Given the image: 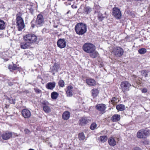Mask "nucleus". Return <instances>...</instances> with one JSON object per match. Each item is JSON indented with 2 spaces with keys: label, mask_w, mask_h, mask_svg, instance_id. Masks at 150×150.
<instances>
[{
  "label": "nucleus",
  "mask_w": 150,
  "mask_h": 150,
  "mask_svg": "<svg viewBox=\"0 0 150 150\" xmlns=\"http://www.w3.org/2000/svg\"><path fill=\"white\" fill-rule=\"evenodd\" d=\"M149 10H150V7H149Z\"/></svg>",
  "instance_id": "56"
},
{
  "label": "nucleus",
  "mask_w": 150,
  "mask_h": 150,
  "mask_svg": "<svg viewBox=\"0 0 150 150\" xmlns=\"http://www.w3.org/2000/svg\"><path fill=\"white\" fill-rule=\"evenodd\" d=\"M92 96L93 97H96L99 93L98 90L96 88H94L91 91Z\"/></svg>",
  "instance_id": "23"
},
{
  "label": "nucleus",
  "mask_w": 150,
  "mask_h": 150,
  "mask_svg": "<svg viewBox=\"0 0 150 150\" xmlns=\"http://www.w3.org/2000/svg\"><path fill=\"white\" fill-rule=\"evenodd\" d=\"M49 32V30L45 28H44L42 30V32L43 33H47Z\"/></svg>",
  "instance_id": "37"
},
{
  "label": "nucleus",
  "mask_w": 150,
  "mask_h": 150,
  "mask_svg": "<svg viewBox=\"0 0 150 150\" xmlns=\"http://www.w3.org/2000/svg\"><path fill=\"white\" fill-rule=\"evenodd\" d=\"M13 70H15L17 69H18V67H17V66L15 64H13Z\"/></svg>",
  "instance_id": "39"
},
{
  "label": "nucleus",
  "mask_w": 150,
  "mask_h": 150,
  "mask_svg": "<svg viewBox=\"0 0 150 150\" xmlns=\"http://www.w3.org/2000/svg\"><path fill=\"white\" fill-rule=\"evenodd\" d=\"M131 86L132 85L131 83L127 81H122L120 84L122 91L124 93H126L127 91L130 90Z\"/></svg>",
  "instance_id": "4"
},
{
  "label": "nucleus",
  "mask_w": 150,
  "mask_h": 150,
  "mask_svg": "<svg viewBox=\"0 0 150 150\" xmlns=\"http://www.w3.org/2000/svg\"><path fill=\"white\" fill-rule=\"evenodd\" d=\"M34 90L35 92L37 93H42L41 91L37 88H35Z\"/></svg>",
  "instance_id": "36"
},
{
  "label": "nucleus",
  "mask_w": 150,
  "mask_h": 150,
  "mask_svg": "<svg viewBox=\"0 0 150 150\" xmlns=\"http://www.w3.org/2000/svg\"><path fill=\"white\" fill-rule=\"evenodd\" d=\"M70 113L69 111L64 112L62 115V119L64 120H68L70 117Z\"/></svg>",
  "instance_id": "17"
},
{
  "label": "nucleus",
  "mask_w": 150,
  "mask_h": 150,
  "mask_svg": "<svg viewBox=\"0 0 150 150\" xmlns=\"http://www.w3.org/2000/svg\"><path fill=\"white\" fill-rule=\"evenodd\" d=\"M57 45L60 48H64L66 45V42L64 39H60L57 42Z\"/></svg>",
  "instance_id": "10"
},
{
  "label": "nucleus",
  "mask_w": 150,
  "mask_h": 150,
  "mask_svg": "<svg viewBox=\"0 0 150 150\" xmlns=\"http://www.w3.org/2000/svg\"><path fill=\"white\" fill-rule=\"evenodd\" d=\"M137 136L138 138H145L144 129H141L138 131L137 134Z\"/></svg>",
  "instance_id": "16"
},
{
  "label": "nucleus",
  "mask_w": 150,
  "mask_h": 150,
  "mask_svg": "<svg viewBox=\"0 0 150 150\" xmlns=\"http://www.w3.org/2000/svg\"><path fill=\"white\" fill-rule=\"evenodd\" d=\"M56 83L54 82H49L47 84L46 88L48 89L53 90L55 86Z\"/></svg>",
  "instance_id": "18"
},
{
  "label": "nucleus",
  "mask_w": 150,
  "mask_h": 150,
  "mask_svg": "<svg viewBox=\"0 0 150 150\" xmlns=\"http://www.w3.org/2000/svg\"><path fill=\"white\" fill-rule=\"evenodd\" d=\"M60 68V66L58 64H55L50 68V71L53 72V75H54L55 73L58 71V69Z\"/></svg>",
  "instance_id": "14"
},
{
  "label": "nucleus",
  "mask_w": 150,
  "mask_h": 150,
  "mask_svg": "<svg viewBox=\"0 0 150 150\" xmlns=\"http://www.w3.org/2000/svg\"><path fill=\"white\" fill-rule=\"evenodd\" d=\"M44 22L43 16L41 14H39L37 16L35 21V25L37 27H40L43 25Z\"/></svg>",
  "instance_id": "6"
},
{
  "label": "nucleus",
  "mask_w": 150,
  "mask_h": 150,
  "mask_svg": "<svg viewBox=\"0 0 150 150\" xmlns=\"http://www.w3.org/2000/svg\"><path fill=\"white\" fill-rule=\"evenodd\" d=\"M5 24L4 21L0 19V30H2L5 28Z\"/></svg>",
  "instance_id": "25"
},
{
  "label": "nucleus",
  "mask_w": 150,
  "mask_h": 150,
  "mask_svg": "<svg viewBox=\"0 0 150 150\" xmlns=\"http://www.w3.org/2000/svg\"><path fill=\"white\" fill-rule=\"evenodd\" d=\"M79 138L80 140H83L85 138L84 133H80L79 135Z\"/></svg>",
  "instance_id": "30"
},
{
  "label": "nucleus",
  "mask_w": 150,
  "mask_h": 150,
  "mask_svg": "<svg viewBox=\"0 0 150 150\" xmlns=\"http://www.w3.org/2000/svg\"><path fill=\"white\" fill-rule=\"evenodd\" d=\"M113 16L117 19L121 18L122 16L121 11L117 8H113Z\"/></svg>",
  "instance_id": "9"
},
{
  "label": "nucleus",
  "mask_w": 150,
  "mask_h": 150,
  "mask_svg": "<svg viewBox=\"0 0 150 150\" xmlns=\"http://www.w3.org/2000/svg\"><path fill=\"white\" fill-rule=\"evenodd\" d=\"M16 21L18 30L19 31L22 30L25 26L23 20L21 16H18L16 18Z\"/></svg>",
  "instance_id": "5"
},
{
  "label": "nucleus",
  "mask_w": 150,
  "mask_h": 150,
  "mask_svg": "<svg viewBox=\"0 0 150 150\" xmlns=\"http://www.w3.org/2000/svg\"><path fill=\"white\" fill-rule=\"evenodd\" d=\"M13 66L12 65H9L8 66V68L11 71L13 70Z\"/></svg>",
  "instance_id": "44"
},
{
  "label": "nucleus",
  "mask_w": 150,
  "mask_h": 150,
  "mask_svg": "<svg viewBox=\"0 0 150 150\" xmlns=\"http://www.w3.org/2000/svg\"><path fill=\"white\" fill-rule=\"evenodd\" d=\"M116 144V142L115 139L113 138V146Z\"/></svg>",
  "instance_id": "46"
},
{
  "label": "nucleus",
  "mask_w": 150,
  "mask_h": 150,
  "mask_svg": "<svg viewBox=\"0 0 150 150\" xmlns=\"http://www.w3.org/2000/svg\"><path fill=\"white\" fill-rule=\"evenodd\" d=\"M132 150H142L139 147H136L133 148Z\"/></svg>",
  "instance_id": "42"
},
{
  "label": "nucleus",
  "mask_w": 150,
  "mask_h": 150,
  "mask_svg": "<svg viewBox=\"0 0 150 150\" xmlns=\"http://www.w3.org/2000/svg\"><path fill=\"white\" fill-rule=\"evenodd\" d=\"M92 11V8L89 6H86L83 9V13L85 14H88Z\"/></svg>",
  "instance_id": "21"
},
{
  "label": "nucleus",
  "mask_w": 150,
  "mask_h": 150,
  "mask_svg": "<svg viewBox=\"0 0 150 150\" xmlns=\"http://www.w3.org/2000/svg\"><path fill=\"white\" fill-rule=\"evenodd\" d=\"M113 52L115 56L117 57H120L123 55L124 51L121 48L119 47H116L113 49Z\"/></svg>",
  "instance_id": "7"
},
{
  "label": "nucleus",
  "mask_w": 150,
  "mask_h": 150,
  "mask_svg": "<svg viewBox=\"0 0 150 150\" xmlns=\"http://www.w3.org/2000/svg\"><path fill=\"white\" fill-rule=\"evenodd\" d=\"M43 108L44 111L46 112H50V108L48 106L44 105L43 107Z\"/></svg>",
  "instance_id": "28"
},
{
  "label": "nucleus",
  "mask_w": 150,
  "mask_h": 150,
  "mask_svg": "<svg viewBox=\"0 0 150 150\" xmlns=\"http://www.w3.org/2000/svg\"><path fill=\"white\" fill-rule=\"evenodd\" d=\"M30 45L28 42L25 41V42L21 43L20 46L22 49H26L28 48Z\"/></svg>",
  "instance_id": "19"
},
{
  "label": "nucleus",
  "mask_w": 150,
  "mask_h": 150,
  "mask_svg": "<svg viewBox=\"0 0 150 150\" xmlns=\"http://www.w3.org/2000/svg\"><path fill=\"white\" fill-rule=\"evenodd\" d=\"M72 89L73 87L71 86H69L67 87V90L66 91L67 96H68L71 97L72 95Z\"/></svg>",
  "instance_id": "20"
},
{
  "label": "nucleus",
  "mask_w": 150,
  "mask_h": 150,
  "mask_svg": "<svg viewBox=\"0 0 150 150\" xmlns=\"http://www.w3.org/2000/svg\"><path fill=\"white\" fill-rule=\"evenodd\" d=\"M147 73V72L146 73V74H145V75H144L145 77H147L148 76V74Z\"/></svg>",
  "instance_id": "48"
},
{
  "label": "nucleus",
  "mask_w": 150,
  "mask_h": 150,
  "mask_svg": "<svg viewBox=\"0 0 150 150\" xmlns=\"http://www.w3.org/2000/svg\"><path fill=\"white\" fill-rule=\"evenodd\" d=\"M24 131L25 133L28 134V133L29 132V131L27 129H25L24 130Z\"/></svg>",
  "instance_id": "45"
},
{
  "label": "nucleus",
  "mask_w": 150,
  "mask_h": 150,
  "mask_svg": "<svg viewBox=\"0 0 150 150\" xmlns=\"http://www.w3.org/2000/svg\"><path fill=\"white\" fill-rule=\"evenodd\" d=\"M59 86L61 87H63L64 85V82L62 80H60L59 82Z\"/></svg>",
  "instance_id": "35"
},
{
  "label": "nucleus",
  "mask_w": 150,
  "mask_h": 150,
  "mask_svg": "<svg viewBox=\"0 0 150 150\" xmlns=\"http://www.w3.org/2000/svg\"><path fill=\"white\" fill-rule=\"evenodd\" d=\"M99 139L101 142L104 143L107 139V137L106 136H101L100 137Z\"/></svg>",
  "instance_id": "26"
},
{
  "label": "nucleus",
  "mask_w": 150,
  "mask_h": 150,
  "mask_svg": "<svg viewBox=\"0 0 150 150\" xmlns=\"http://www.w3.org/2000/svg\"><path fill=\"white\" fill-rule=\"evenodd\" d=\"M90 117H81L79 121V124L80 125H83L89 122L91 120Z\"/></svg>",
  "instance_id": "8"
},
{
  "label": "nucleus",
  "mask_w": 150,
  "mask_h": 150,
  "mask_svg": "<svg viewBox=\"0 0 150 150\" xmlns=\"http://www.w3.org/2000/svg\"><path fill=\"white\" fill-rule=\"evenodd\" d=\"M111 102L112 103V100H111Z\"/></svg>",
  "instance_id": "53"
},
{
  "label": "nucleus",
  "mask_w": 150,
  "mask_h": 150,
  "mask_svg": "<svg viewBox=\"0 0 150 150\" xmlns=\"http://www.w3.org/2000/svg\"><path fill=\"white\" fill-rule=\"evenodd\" d=\"M119 96L117 95L115 97H113V103H118L120 101Z\"/></svg>",
  "instance_id": "29"
},
{
  "label": "nucleus",
  "mask_w": 150,
  "mask_h": 150,
  "mask_svg": "<svg viewBox=\"0 0 150 150\" xmlns=\"http://www.w3.org/2000/svg\"><path fill=\"white\" fill-rule=\"evenodd\" d=\"M87 83L90 86H94L96 84V81L94 79L91 78L87 79H86Z\"/></svg>",
  "instance_id": "15"
},
{
  "label": "nucleus",
  "mask_w": 150,
  "mask_h": 150,
  "mask_svg": "<svg viewBox=\"0 0 150 150\" xmlns=\"http://www.w3.org/2000/svg\"><path fill=\"white\" fill-rule=\"evenodd\" d=\"M132 77L134 78V79H136L137 77V76H136L135 75H132Z\"/></svg>",
  "instance_id": "47"
},
{
  "label": "nucleus",
  "mask_w": 150,
  "mask_h": 150,
  "mask_svg": "<svg viewBox=\"0 0 150 150\" xmlns=\"http://www.w3.org/2000/svg\"><path fill=\"white\" fill-rule=\"evenodd\" d=\"M134 80H135V79ZM136 81V80L135 79V81Z\"/></svg>",
  "instance_id": "57"
},
{
  "label": "nucleus",
  "mask_w": 150,
  "mask_h": 150,
  "mask_svg": "<svg viewBox=\"0 0 150 150\" xmlns=\"http://www.w3.org/2000/svg\"><path fill=\"white\" fill-rule=\"evenodd\" d=\"M144 132L145 138L146 136H148L150 134V131L149 130L144 129Z\"/></svg>",
  "instance_id": "34"
},
{
  "label": "nucleus",
  "mask_w": 150,
  "mask_h": 150,
  "mask_svg": "<svg viewBox=\"0 0 150 150\" xmlns=\"http://www.w3.org/2000/svg\"><path fill=\"white\" fill-rule=\"evenodd\" d=\"M58 96V93L56 92H53L51 94V98L53 99H56Z\"/></svg>",
  "instance_id": "27"
},
{
  "label": "nucleus",
  "mask_w": 150,
  "mask_h": 150,
  "mask_svg": "<svg viewBox=\"0 0 150 150\" xmlns=\"http://www.w3.org/2000/svg\"><path fill=\"white\" fill-rule=\"evenodd\" d=\"M23 116L25 118H29L31 116V112L30 111L27 109H24L22 111Z\"/></svg>",
  "instance_id": "12"
},
{
  "label": "nucleus",
  "mask_w": 150,
  "mask_h": 150,
  "mask_svg": "<svg viewBox=\"0 0 150 150\" xmlns=\"http://www.w3.org/2000/svg\"><path fill=\"white\" fill-rule=\"evenodd\" d=\"M23 38L25 41L31 45L36 41L37 37L33 34H29L25 36Z\"/></svg>",
  "instance_id": "3"
},
{
  "label": "nucleus",
  "mask_w": 150,
  "mask_h": 150,
  "mask_svg": "<svg viewBox=\"0 0 150 150\" xmlns=\"http://www.w3.org/2000/svg\"><path fill=\"white\" fill-rule=\"evenodd\" d=\"M82 47L85 52L90 54V56L92 58H95L99 56L98 52L96 50V47L93 44L86 43L83 45Z\"/></svg>",
  "instance_id": "1"
},
{
  "label": "nucleus",
  "mask_w": 150,
  "mask_h": 150,
  "mask_svg": "<svg viewBox=\"0 0 150 150\" xmlns=\"http://www.w3.org/2000/svg\"><path fill=\"white\" fill-rule=\"evenodd\" d=\"M108 143L110 145L112 146V137L108 139Z\"/></svg>",
  "instance_id": "38"
},
{
  "label": "nucleus",
  "mask_w": 150,
  "mask_h": 150,
  "mask_svg": "<svg viewBox=\"0 0 150 150\" xmlns=\"http://www.w3.org/2000/svg\"><path fill=\"white\" fill-rule=\"evenodd\" d=\"M120 119V115L118 114H115L113 115V122H117Z\"/></svg>",
  "instance_id": "24"
},
{
  "label": "nucleus",
  "mask_w": 150,
  "mask_h": 150,
  "mask_svg": "<svg viewBox=\"0 0 150 150\" xmlns=\"http://www.w3.org/2000/svg\"><path fill=\"white\" fill-rule=\"evenodd\" d=\"M147 91V90L146 88H144L142 90V93H146Z\"/></svg>",
  "instance_id": "41"
},
{
  "label": "nucleus",
  "mask_w": 150,
  "mask_h": 150,
  "mask_svg": "<svg viewBox=\"0 0 150 150\" xmlns=\"http://www.w3.org/2000/svg\"><path fill=\"white\" fill-rule=\"evenodd\" d=\"M97 125L95 123H92L90 126V129L92 130H94L97 127Z\"/></svg>",
  "instance_id": "33"
},
{
  "label": "nucleus",
  "mask_w": 150,
  "mask_h": 150,
  "mask_svg": "<svg viewBox=\"0 0 150 150\" xmlns=\"http://www.w3.org/2000/svg\"><path fill=\"white\" fill-rule=\"evenodd\" d=\"M28 150H34L33 149H30Z\"/></svg>",
  "instance_id": "52"
},
{
  "label": "nucleus",
  "mask_w": 150,
  "mask_h": 150,
  "mask_svg": "<svg viewBox=\"0 0 150 150\" xmlns=\"http://www.w3.org/2000/svg\"><path fill=\"white\" fill-rule=\"evenodd\" d=\"M98 18L99 21H102L104 18V17L103 16L102 14L100 13H98Z\"/></svg>",
  "instance_id": "32"
},
{
  "label": "nucleus",
  "mask_w": 150,
  "mask_h": 150,
  "mask_svg": "<svg viewBox=\"0 0 150 150\" xmlns=\"http://www.w3.org/2000/svg\"><path fill=\"white\" fill-rule=\"evenodd\" d=\"M86 24L82 23H79L75 25V30L76 33L79 35H82L87 31Z\"/></svg>",
  "instance_id": "2"
},
{
  "label": "nucleus",
  "mask_w": 150,
  "mask_h": 150,
  "mask_svg": "<svg viewBox=\"0 0 150 150\" xmlns=\"http://www.w3.org/2000/svg\"><path fill=\"white\" fill-rule=\"evenodd\" d=\"M96 108L97 110L103 112V113L105 112V111L106 108V106L105 104H100L96 106Z\"/></svg>",
  "instance_id": "11"
},
{
  "label": "nucleus",
  "mask_w": 150,
  "mask_h": 150,
  "mask_svg": "<svg viewBox=\"0 0 150 150\" xmlns=\"http://www.w3.org/2000/svg\"><path fill=\"white\" fill-rule=\"evenodd\" d=\"M141 73L142 74V76H144V75H145V74L146 73V72L144 70H143V71H141Z\"/></svg>",
  "instance_id": "43"
},
{
  "label": "nucleus",
  "mask_w": 150,
  "mask_h": 150,
  "mask_svg": "<svg viewBox=\"0 0 150 150\" xmlns=\"http://www.w3.org/2000/svg\"><path fill=\"white\" fill-rule=\"evenodd\" d=\"M116 109L119 111H123L125 109V105L123 104H119L116 106Z\"/></svg>",
  "instance_id": "22"
},
{
  "label": "nucleus",
  "mask_w": 150,
  "mask_h": 150,
  "mask_svg": "<svg viewBox=\"0 0 150 150\" xmlns=\"http://www.w3.org/2000/svg\"><path fill=\"white\" fill-rule=\"evenodd\" d=\"M35 25H34L32 24V27L33 28L35 27Z\"/></svg>",
  "instance_id": "50"
},
{
  "label": "nucleus",
  "mask_w": 150,
  "mask_h": 150,
  "mask_svg": "<svg viewBox=\"0 0 150 150\" xmlns=\"http://www.w3.org/2000/svg\"><path fill=\"white\" fill-rule=\"evenodd\" d=\"M112 117H111V120H112Z\"/></svg>",
  "instance_id": "55"
},
{
  "label": "nucleus",
  "mask_w": 150,
  "mask_h": 150,
  "mask_svg": "<svg viewBox=\"0 0 150 150\" xmlns=\"http://www.w3.org/2000/svg\"><path fill=\"white\" fill-rule=\"evenodd\" d=\"M67 0L68 1H72L73 0Z\"/></svg>",
  "instance_id": "54"
},
{
  "label": "nucleus",
  "mask_w": 150,
  "mask_h": 150,
  "mask_svg": "<svg viewBox=\"0 0 150 150\" xmlns=\"http://www.w3.org/2000/svg\"><path fill=\"white\" fill-rule=\"evenodd\" d=\"M42 104L44 105H48L49 103L47 101H43L42 103Z\"/></svg>",
  "instance_id": "40"
},
{
  "label": "nucleus",
  "mask_w": 150,
  "mask_h": 150,
  "mask_svg": "<svg viewBox=\"0 0 150 150\" xmlns=\"http://www.w3.org/2000/svg\"><path fill=\"white\" fill-rule=\"evenodd\" d=\"M138 52L140 54H144L146 52V50L145 48H142L138 50Z\"/></svg>",
  "instance_id": "31"
},
{
  "label": "nucleus",
  "mask_w": 150,
  "mask_h": 150,
  "mask_svg": "<svg viewBox=\"0 0 150 150\" xmlns=\"http://www.w3.org/2000/svg\"><path fill=\"white\" fill-rule=\"evenodd\" d=\"M135 1H142L143 0H134Z\"/></svg>",
  "instance_id": "49"
},
{
  "label": "nucleus",
  "mask_w": 150,
  "mask_h": 150,
  "mask_svg": "<svg viewBox=\"0 0 150 150\" xmlns=\"http://www.w3.org/2000/svg\"><path fill=\"white\" fill-rule=\"evenodd\" d=\"M12 135V132L7 131L3 134L1 135V137L3 139L6 140L11 137Z\"/></svg>",
  "instance_id": "13"
},
{
  "label": "nucleus",
  "mask_w": 150,
  "mask_h": 150,
  "mask_svg": "<svg viewBox=\"0 0 150 150\" xmlns=\"http://www.w3.org/2000/svg\"><path fill=\"white\" fill-rule=\"evenodd\" d=\"M9 85L11 86L13 84H12L10 83V84H9Z\"/></svg>",
  "instance_id": "51"
}]
</instances>
